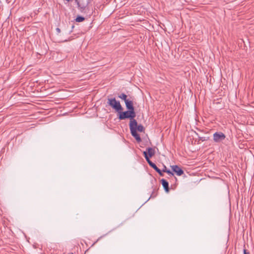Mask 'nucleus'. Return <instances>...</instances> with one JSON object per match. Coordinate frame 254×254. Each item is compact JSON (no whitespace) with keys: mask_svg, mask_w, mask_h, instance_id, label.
I'll return each mask as SVG.
<instances>
[{"mask_svg":"<svg viewBox=\"0 0 254 254\" xmlns=\"http://www.w3.org/2000/svg\"><path fill=\"white\" fill-rule=\"evenodd\" d=\"M129 128L134 129L136 131L140 132H144L145 128L141 124H138L137 121L133 122L132 125L129 126Z\"/></svg>","mask_w":254,"mask_h":254,"instance_id":"obj_6","label":"nucleus"},{"mask_svg":"<svg viewBox=\"0 0 254 254\" xmlns=\"http://www.w3.org/2000/svg\"><path fill=\"white\" fill-rule=\"evenodd\" d=\"M164 173H167L170 176H174V173H173V172L172 171H171L169 169L166 170V171Z\"/></svg>","mask_w":254,"mask_h":254,"instance_id":"obj_15","label":"nucleus"},{"mask_svg":"<svg viewBox=\"0 0 254 254\" xmlns=\"http://www.w3.org/2000/svg\"><path fill=\"white\" fill-rule=\"evenodd\" d=\"M213 137L214 141L216 143H219L225 139L226 135L222 132L217 131L213 134Z\"/></svg>","mask_w":254,"mask_h":254,"instance_id":"obj_5","label":"nucleus"},{"mask_svg":"<svg viewBox=\"0 0 254 254\" xmlns=\"http://www.w3.org/2000/svg\"><path fill=\"white\" fill-rule=\"evenodd\" d=\"M85 18L84 17L81 16V15H78L75 18V19H74V20L76 22H83L85 20Z\"/></svg>","mask_w":254,"mask_h":254,"instance_id":"obj_13","label":"nucleus"},{"mask_svg":"<svg viewBox=\"0 0 254 254\" xmlns=\"http://www.w3.org/2000/svg\"><path fill=\"white\" fill-rule=\"evenodd\" d=\"M118 97L121 99L124 100L125 102L128 99L127 98V96L124 93L118 94Z\"/></svg>","mask_w":254,"mask_h":254,"instance_id":"obj_11","label":"nucleus"},{"mask_svg":"<svg viewBox=\"0 0 254 254\" xmlns=\"http://www.w3.org/2000/svg\"><path fill=\"white\" fill-rule=\"evenodd\" d=\"M198 137L199 138V140H201V141H204L207 140L208 137H200L198 135Z\"/></svg>","mask_w":254,"mask_h":254,"instance_id":"obj_16","label":"nucleus"},{"mask_svg":"<svg viewBox=\"0 0 254 254\" xmlns=\"http://www.w3.org/2000/svg\"><path fill=\"white\" fill-rule=\"evenodd\" d=\"M107 104L118 113V116H120L121 113L123 111L124 109L120 101L117 100L115 97L110 98H108Z\"/></svg>","mask_w":254,"mask_h":254,"instance_id":"obj_2","label":"nucleus"},{"mask_svg":"<svg viewBox=\"0 0 254 254\" xmlns=\"http://www.w3.org/2000/svg\"><path fill=\"white\" fill-rule=\"evenodd\" d=\"M133 97L129 96L128 99L125 102L127 110L135 109L133 104Z\"/></svg>","mask_w":254,"mask_h":254,"instance_id":"obj_8","label":"nucleus"},{"mask_svg":"<svg viewBox=\"0 0 254 254\" xmlns=\"http://www.w3.org/2000/svg\"><path fill=\"white\" fill-rule=\"evenodd\" d=\"M157 195V192L156 191V190L155 189H154L152 191V193L150 195V196L149 197V198L147 199V201L148 200H149V199L151 198H154Z\"/></svg>","mask_w":254,"mask_h":254,"instance_id":"obj_14","label":"nucleus"},{"mask_svg":"<svg viewBox=\"0 0 254 254\" xmlns=\"http://www.w3.org/2000/svg\"><path fill=\"white\" fill-rule=\"evenodd\" d=\"M68 41V40H65L64 41H65V42H67V41Z\"/></svg>","mask_w":254,"mask_h":254,"instance_id":"obj_23","label":"nucleus"},{"mask_svg":"<svg viewBox=\"0 0 254 254\" xmlns=\"http://www.w3.org/2000/svg\"><path fill=\"white\" fill-rule=\"evenodd\" d=\"M155 153V149L152 147H147L146 151H143V154L146 161L150 160V158L153 157Z\"/></svg>","mask_w":254,"mask_h":254,"instance_id":"obj_4","label":"nucleus"},{"mask_svg":"<svg viewBox=\"0 0 254 254\" xmlns=\"http://www.w3.org/2000/svg\"><path fill=\"white\" fill-rule=\"evenodd\" d=\"M244 254H250V252H248L246 249H244L243 250Z\"/></svg>","mask_w":254,"mask_h":254,"instance_id":"obj_20","label":"nucleus"},{"mask_svg":"<svg viewBox=\"0 0 254 254\" xmlns=\"http://www.w3.org/2000/svg\"><path fill=\"white\" fill-rule=\"evenodd\" d=\"M168 169L167 168L166 166L164 165H163V169L162 170L163 172H165Z\"/></svg>","mask_w":254,"mask_h":254,"instance_id":"obj_19","label":"nucleus"},{"mask_svg":"<svg viewBox=\"0 0 254 254\" xmlns=\"http://www.w3.org/2000/svg\"><path fill=\"white\" fill-rule=\"evenodd\" d=\"M149 165L156 172L159 169L156 164L152 162L151 160L147 161Z\"/></svg>","mask_w":254,"mask_h":254,"instance_id":"obj_12","label":"nucleus"},{"mask_svg":"<svg viewBox=\"0 0 254 254\" xmlns=\"http://www.w3.org/2000/svg\"><path fill=\"white\" fill-rule=\"evenodd\" d=\"M135 117L136 113L135 111V109H133L123 111L122 113H121L120 116H118V119L120 120H125L127 119H129V126L132 125L133 122L135 123L136 122V120L134 119Z\"/></svg>","mask_w":254,"mask_h":254,"instance_id":"obj_1","label":"nucleus"},{"mask_svg":"<svg viewBox=\"0 0 254 254\" xmlns=\"http://www.w3.org/2000/svg\"><path fill=\"white\" fill-rule=\"evenodd\" d=\"M160 182L165 191L166 192H169L170 190L169 183L168 182L165 180V179H162L160 180Z\"/></svg>","mask_w":254,"mask_h":254,"instance_id":"obj_10","label":"nucleus"},{"mask_svg":"<svg viewBox=\"0 0 254 254\" xmlns=\"http://www.w3.org/2000/svg\"><path fill=\"white\" fill-rule=\"evenodd\" d=\"M107 234L103 235L101 236H100L92 245V246H94L98 241H99L100 239H101L102 238L105 237Z\"/></svg>","mask_w":254,"mask_h":254,"instance_id":"obj_17","label":"nucleus"},{"mask_svg":"<svg viewBox=\"0 0 254 254\" xmlns=\"http://www.w3.org/2000/svg\"><path fill=\"white\" fill-rule=\"evenodd\" d=\"M56 30L58 33H60L61 32V29L59 28H57Z\"/></svg>","mask_w":254,"mask_h":254,"instance_id":"obj_21","label":"nucleus"},{"mask_svg":"<svg viewBox=\"0 0 254 254\" xmlns=\"http://www.w3.org/2000/svg\"><path fill=\"white\" fill-rule=\"evenodd\" d=\"M74 1L77 4V7L79 11L82 13H86L87 10L88 9L87 6L90 3V0H87V3L86 4L81 3L79 0H74Z\"/></svg>","mask_w":254,"mask_h":254,"instance_id":"obj_3","label":"nucleus"},{"mask_svg":"<svg viewBox=\"0 0 254 254\" xmlns=\"http://www.w3.org/2000/svg\"><path fill=\"white\" fill-rule=\"evenodd\" d=\"M156 172H157L158 173V174L160 176H164V174H163V172L162 171V170H161L160 169H159Z\"/></svg>","mask_w":254,"mask_h":254,"instance_id":"obj_18","label":"nucleus"},{"mask_svg":"<svg viewBox=\"0 0 254 254\" xmlns=\"http://www.w3.org/2000/svg\"><path fill=\"white\" fill-rule=\"evenodd\" d=\"M68 254H73L72 253H69Z\"/></svg>","mask_w":254,"mask_h":254,"instance_id":"obj_24","label":"nucleus"},{"mask_svg":"<svg viewBox=\"0 0 254 254\" xmlns=\"http://www.w3.org/2000/svg\"><path fill=\"white\" fill-rule=\"evenodd\" d=\"M130 129V131L131 135L135 139L137 142H140L141 141V138L140 135L135 131L134 129Z\"/></svg>","mask_w":254,"mask_h":254,"instance_id":"obj_9","label":"nucleus"},{"mask_svg":"<svg viewBox=\"0 0 254 254\" xmlns=\"http://www.w3.org/2000/svg\"><path fill=\"white\" fill-rule=\"evenodd\" d=\"M74 27V26L73 25H72L71 30L69 32V34H70L72 32Z\"/></svg>","mask_w":254,"mask_h":254,"instance_id":"obj_22","label":"nucleus"},{"mask_svg":"<svg viewBox=\"0 0 254 254\" xmlns=\"http://www.w3.org/2000/svg\"><path fill=\"white\" fill-rule=\"evenodd\" d=\"M171 167L173 173H175L177 176H180L184 174L183 170L179 166L175 165L171 166Z\"/></svg>","mask_w":254,"mask_h":254,"instance_id":"obj_7","label":"nucleus"}]
</instances>
